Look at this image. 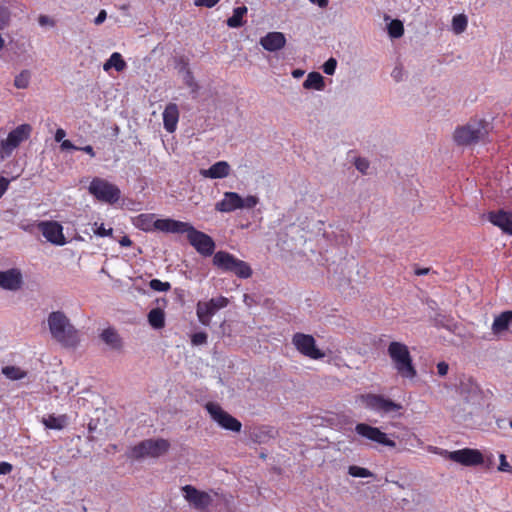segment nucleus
I'll use <instances>...</instances> for the list:
<instances>
[{
  "instance_id": "51",
  "label": "nucleus",
  "mask_w": 512,
  "mask_h": 512,
  "mask_svg": "<svg viewBox=\"0 0 512 512\" xmlns=\"http://www.w3.org/2000/svg\"><path fill=\"white\" fill-rule=\"evenodd\" d=\"M13 467L8 462H0V475H7L12 471Z\"/></svg>"
},
{
  "instance_id": "60",
  "label": "nucleus",
  "mask_w": 512,
  "mask_h": 512,
  "mask_svg": "<svg viewBox=\"0 0 512 512\" xmlns=\"http://www.w3.org/2000/svg\"><path fill=\"white\" fill-rule=\"evenodd\" d=\"M303 74H304V72H303V71H301V70H294V71H293V73H292V75H293L295 78H299V77H301Z\"/></svg>"
},
{
  "instance_id": "50",
  "label": "nucleus",
  "mask_w": 512,
  "mask_h": 512,
  "mask_svg": "<svg viewBox=\"0 0 512 512\" xmlns=\"http://www.w3.org/2000/svg\"><path fill=\"white\" fill-rule=\"evenodd\" d=\"M449 366L446 362H439L437 364V372L440 376H445L448 373Z\"/></svg>"
},
{
  "instance_id": "28",
  "label": "nucleus",
  "mask_w": 512,
  "mask_h": 512,
  "mask_svg": "<svg viewBox=\"0 0 512 512\" xmlns=\"http://www.w3.org/2000/svg\"><path fill=\"white\" fill-rule=\"evenodd\" d=\"M42 423L48 429L61 430L67 425L66 415H48L42 418Z\"/></svg>"
},
{
  "instance_id": "41",
  "label": "nucleus",
  "mask_w": 512,
  "mask_h": 512,
  "mask_svg": "<svg viewBox=\"0 0 512 512\" xmlns=\"http://www.w3.org/2000/svg\"><path fill=\"white\" fill-rule=\"evenodd\" d=\"M337 66V61L335 58H329L324 64H323V71L327 75H333L335 73Z\"/></svg>"
},
{
  "instance_id": "54",
  "label": "nucleus",
  "mask_w": 512,
  "mask_h": 512,
  "mask_svg": "<svg viewBox=\"0 0 512 512\" xmlns=\"http://www.w3.org/2000/svg\"><path fill=\"white\" fill-rule=\"evenodd\" d=\"M65 136H66V132L62 128H59V129H57V131L55 133V140L57 142H62L64 140Z\"/></svg>"
},
{
  "instance_id": "9",
  "label": "nucleus",
  "mask_w": 512,
  "mask_h": 512,
  "mask_svg": "<svg viewBox=\"0 0 512 512\" xmlns=\"http://www.w3.org/2000/svg\"><path fill=\"white\" fill-rule=\"evenodd\" d=\"M229 304L228 298L219 296L212 298L209 301H199L196 306V314L201 324L209 326L211 318L220 309L227 307Z\"/></svg>"
},
{
  "instance_id": "23",
  "label": "nucleus",
  "mask_w": 512,
  "mask_h": 512,
  "mask_svg": "<svg viewBox=\"0 0 512 512\" xmlns=\"http://www.w3.org/2000/svg\"><path fill=\"white\" fill-rule=\"evenodd\" d=\"M179 110L176 104L169 103L163 112V124L166 131L172 133L177 127Z\"/></svg>"
},
{
  "instance_id": "31",
  "label": "nucleus",
  "mask_w": 512,
  "mask_h": 512,
  "mask_svg": "<svg viewBox=\"0 0 512 512\" xmlns=\"http://www.w3.org/2000/svg\"><path fill=\"white\" fill-rule=\"evenodd\" d=\"M148 321L155 329L163 328L165 325V315L163 310L160 308L152 309L148 314Z\"/></svg>"
},
{
  "instance_id": "57",
  "label": "nucleus",
  "mask_w": 512,
  "mask_h": 512,
  "mask_svg": "<svg viewBox=\"0 0 512 512\" xmlns=\"http://www.w3.org/2000/svg\"><path fill=\"white\" fill-rule=\"evenodd\" d=\"M430 272V268H416L415 274L418 276L426 275Z\"/></svg>"
},
{
  "instance_id": "20",
  "label": "nucleus",
  "mask_w": 512,
  "mask_h": 512,
  "mask_svg": "<svg viewBox=\"0 0 512 512\" xmlns=\"http://www.w3.org/2000/svg\"><path fill=\"white\" fill-rule=\"evenodd\" d=\"M231 166L227 161H218L208 169H201L200 175L209 179H223L230 175Z\"/></svg>"
},
{
  "instance_id": "61",
  "label": "nucleus",
  "mask_w": 512,
  "mask_h": 512,
  "mask_svg": "<svg viewBox=\"0 0 512 512\" xmlns=\"http://www.w3.org/2000/svg\"><path fill=\"white\" fill-rule=\"evenodd\" d=\"M5 46V40L4 38L0 35V51L4 48Z\"/></svg>"
},
{
  "instance_id": "43",
  "label": "nucleus",
  "mask_w": 512,
  "mask_h": 512,
  "mask_svg": "<svg viewBox=\"0 0 512 512\" xmlns=\"http://www.w3.org/2000/svg\"><path fill=\"white\" fill-rule=\"evenodd\" d=\"M191 342L193 345H203L207 343V334L205 332H198L192 335Z\"/></svg>"
},
{
  "instance_id": "44",
  "label": "nucleus",
  "mask_w": 512,
  "mask_h": 512,
  "mask_svg": "<svg viewBox=\"0 0 512 512\" xmlns=\"http://www.w3.org/2000/svg\"><path fill=\"white\" fill-rule=\"evenodd\" d=\"M185 84L192 89L193 92L198 90V85L194 80V77L190 71H187L184 77Z\"/></svg>"
},
{
  "instance_id": "46",
  "label": "nucleus",
  "mask_w": 512,
  "mask_h": 512,
  "mask_svg": "<svg viewBox=\"0 0 512 512\" xmlns=\"http://www.w3.org/2000/svg\"><path fill=\"white\" fill-rule=\"evenodd\" d=\"M391 76L396 82L402 81L404 78V70H403L402 66H400V65L395 66L391 72Z\"/></svg>"
},
{
  "instance_id": "4",
  "label": "nucleus",
  "mask_w": 512,
  "mask_h": 512,
  "mask_svg": "<svg viewBox=\"0 0 512 512\" xmlns=\"http://www.w3.org/2000/svg\"><path fill=\"white\" fill-rule=\"evenodd\" d=\"M170 443L163 438L146 439L130 448L128 457L134 460L158 458L168 452Z\"/></svg>"
},
{
  "instance_id": "48",
  "label": "nucleus",
  "mask_w": 512,
  "mask_h": 512,
  "mask_svg": "<svg viewBox=\"0 0 512 512\" xmlns=\"http://www.w3.org/2000/svg\"><path fill=\"white\" fill-rule=\"evenodd\" d=\"M219 0H195L196 6H204L211 8L218 3Z\"/></svg>"
},
{
  "instance_id": "58",
  "label": "nucleus",
  "mask_w": 512,
  "mask_h": 512,
  "mask_svg": "<svg viewBox=\"0 0 512 512\" xmlns=\"http://www.w3.org/2000/svg\"><path fill=\"white\" fill-rule=\"evenodd\" d=\"M484 463H486V466L489 468L494 464V456L493 454H490L489 456L484 459Z\"/></svg>"
},
{
  "instance_id": "55",
  "label": "nucleus",
  "mask_w": 512,
  "mask_h": 512,
  "mask_svg": "<svg viewBox=\"0 0 512 512\" xmlns=\"http://www.w3.org/2000/svg\"><path fill=\"white\" fill-rule=\"evenodd\" d=\"M78 150H81V151L87 153L91 157L95 156L94 149H93V147L91 145H87V146H84V147H78Z\"/></svg>"
},
{
  "instance_id": "40",
  "label": "nucleus",
  "mask_w": 512,
  "mask_h": 512,
  "mask_svg": "<svg viewBox=\"0 0 512 512\" xmlns=\"http://www.w3.org/2000/svg\"><path fill=\"white\" fill-rule=\"evenodd\" d=\"M259 203V198L254 195H249L242 198V209H252Z\"/></svg>"
},
{
  "instance_id": "25",
  "label": "nucleus",
  "mask_w": 512,
  "mask_h": 512,
  "mask_svg": "<svg viewBox=\"0 0 512 512\" xmlns=\"http://www.w3.org/2000/svg\"><path fill=\"white\" fill-rule=\"evenodd\" d=\"M512 321V311H505L494 319L492 331L494 334H500L507 330Z\"/></svg>"
},
{
  "instance_id": "38",
  "label": "nucleus",
  "mask_w": 512,
  "mask_h": 512,
  "mask_svg": "<svg viewBox=\"0 0 512 512\" xmlns=\"http://www.w3.org/2000/svg\"><path fill=\"white\" fill-rule=\"evenodd\" d=\"M389 35L393 38L401 37L404 33V27L401 21L393 20L388 25Z\"/></svg>"
},
{
  "instance_id": "26",
  "label": "nucleus",
  "mask_w": 512,
  "mask_h": 512,
  "mask_svg": "<svg viewBox=\"0 0 512 512\" xmlns=\"http://www.w3.org/2000/svg\"><path fill=\"white\" fill-rule=\"evenodd\" d=\"M133 224L143 231H152L155 228V215L140 214L133 219Z\"/></svg>"
},
{
  "instance_id": "22",
  "label": "nucleus",
  "mask_w": 512,
  "mask_h": 512,
  "mask_svg": "<svg viewBox=\"0 0 512 512\" xmlns=\"http://www.w3.org/2000/svg\"><path fill=\"white\" fill-rule=\"evenodd\" d=\"M489 220L495 226L501 228L505 233L512 235V213L500 210L498 212H490Z\"/></svg>"
},
{
  "instance_id": "35",
  "label": "nucleus",
  "mask_w": 512,
  "mask_h": 512,
  "mask_svg": "<svg viewBox=\"0 0 512 512\" xmlns=\"http://www.w3.org/2000/svg\"><path fill=\"white\" fill-rule=\"evenodd\" d=\"M31 74L28 70L21 71L14 79V86L18 89H25L30 82Z\"/></svg>"
},
{
  "instance_id": "36",
  "label": "nucleus",
  "mask_w": 512,
  "mask_h": 512,
  "mask_svg": "<svg viewBox=\"0 0 512 512\" xmlns=\"http://www.w3.org/2000/svg\"><path fill=\"white\" fill-rule=\"evenodd\" d=\"M348 474L353 477H361V478L374 477V474L370 470H368L367 468L356 466V465L349 466Z\"/></svg>"
},
{
  "instance_id": "2",
  "label": "nucleus",
  "mask_w": 512,
  "mask_h": 512,
  "mask_svg": "<svg viewBox=\"0 0 512 512\" xmlns=\"http://www.w3.org/2000/svg\"><path fill=\"white\" fill-rule=\"evenodd\" d=\"M387 352L394 369L402 378L413 379L416 377L417 371L413 365L409 349L405 344L393 341L389 344Z\"/></svg>"
},
{
  "instance_id": "12",
  "label": "nucleus",
  "mask_w": 512,
  "mask_h": 512,
  "mask_svg": "<svg viewBox=\"0 0 512 512\" xmlns=\"http://www.w3.org/2000/svg\"><path fill=\"white\" fill-rule=\"evenodd\" d=\"M183 497L185 500L199 512H205L213 502V497L205 492L196 489L191 485L182 487Z\"/></svg>"
},
{
  "instance_id": "59",
  "label": "nucleus",
  "mask_w": 512,
  "mask_h": 512,
  "mask_svg": "<svg viewBox=\"0 0 512 512\" xmlns=\"http://www.w3.org/2000/svg\"><path fill=\"white\" fill-rule=\"evenodd\" d=\"M311 2H317L319 7L325 8L328 5V0H310Z\"/></svg>"
},
{
  "instance_id": "37",
  "label": "nucleus",
  "mask_w": 512,
  "mask_h": 512,
  "mask_svg": "<svg viewBox=\"0 0 512 512\" xmlns=\"http://www.w3.org/2000/svg\"><path fill=\"white\" fill-rule=\"evenodd\" d=\"M11 23V11L8 7L0 6V31L5 30Z\"/></svg>"
},
{
  "instance_id": "27",
  "label": "nucleus",
  "mask_w": 512,
  "mask_h": 512,
  "mask_svg": "<svg viewBox=\"0 0 512 512\" xmlns=\"http://www.w3.org/2000/svg\"><path fill=\"white\" fill-rule=\"evenodd\" d=\"M305 89H315L321 91L325 87L324 77L318 72H310L303 83Z\"/></svg>"
},
{
  "instance_id": "10",
  "label": "nucleus",
  "mask_w": 512,
  "mask_h": 512,
  "mask_svg": "<svg viewBox=\"0 0 512 512\" xmlns=\"http://www.w3.org/2000/svg\"><path fill=\"white\" fill-rule=\"evenodd\" d=\"M207 412L211 418L223 429L230 430L233 432H240L242 424L235 417L224 411L222 407L214 402H208L205 405Z\"/></svg>"
},
{
  "instance_id": "45",
  "label": "nucleus",
  "mask_w": 512,
  "mask_h": 512,
  "mask_svg": "<svg viewBox=\"0 0 512 512\" xmlns=\"http://www.w3.org/2000/svg\"><path fill=\"white\" fill-rule=\"evenodd\" d=\"M500 464L498 466V470L501 472H512L511 465L507 462L506 456L504 454L499 455Z\"/></svg>"
},
{
  "instance_id": "8",
  "label": "nucleus",
  "mask_w": 512,
  "mask_h": 512,
  "mask_svg": "<svg viewBox=\"0 0 512 512\" xmlns=\"http://www.w3.org/2000/svg\"><path fill=\"white\" fill-rule=\"evenodd\" d=\"M362 404L370 410L378 413L390 414L402 409V405L396 403L382 395L378 394H364L360 396Z\"/></svg>"
},
{
  "instance_id": "42",
  "label": "nucleus",
  "mask_w": 512,
  "mask_h": 512,
  "mask_svg": "<svg viewBox=\"0 0 512 512\" xmlns=\"http://www.w3.org/2000/svg\"><path fill=\"white\" fill-rule=\"evenodd\" d=\"M94 226L96 227L94 229V233L97 235V236H100V237H106V236H111L112 233H113V229L112 228H109V229H106L104 228L103 224H100L98 226V223L95 222L94 223Z\"/></svg>"
},
{
  "instance_id": "19",
  "label": "nucleus",
  "mask_w": 512,
  "mask_h": 512,
  "mask_svg": "<svg viewBox=\"0 0 512 512\" xmlns=\"http://www.w3.org/2000/svg\"><path fill=\"white\" fill-rule=\"evenodd\" d=\"M260 45L269 52H276L284 48L286 38L282 32H269L261 37Z\"/></svg>"
},
{
  "instance_id": "6",
  "label": "nucleus",
  "mask_w": 512,
  "mask_h": 512,
  "mask_svg": "<svg viewBox=\"0 0 512 512\" xmlns=\"http://www.w3.org/2000/svg\"><path fill=\"white\" fill-rule=\"evenodd\" d=\"M88 191L97 200L109 204L116 203L121 196V191L115 184L99 177L92 179Z\"/></svg>"
},
{
  "instance_id": "30",
  "label": "nucleus",
  "mask_w": 512,
  "mask_h": 512,
  "mask_svg": "<svg viewBox=\"0 0 512 512\" xmlns=\"http://www.w3.org/2000/svg\"><path fill=\"white\" fill-rule=\"evenodd\" d=\"M461 394L464 395L467 401L473 400L478 397L479 387L476 383L471 380L462 382L460 386Z\"/></svg>"
},
{
  "instance_id": "17",
  "label": "nucleus",
  "mask_w": 512,
  "mask_h": 512,
  "mask_svg": "<svg viewBox=\"0 0 512 512\" xmlns=\"http://www.w3.org/2000/svg\"><path fill=\"white\" fill-rule=\"evenodd\" d=\"M23 284L22 273L19 269L12 268L6 271H0V288L17 291Z\"/></svg>"
},
{
  "instance_id": "29",
  "label": "nucleus",
  "mask_w": 512,
  "mask_h": 512,
  "mask_svg": "<svg viewBox=\"0 0 512 512\" xmlns=\"http://www.w3.org/2000/svg\"><path fill=\"white\" fill-rule=\"evenodd\" d=\"M111 68H115L117 72H121L126 68V62L118 52L112 53L110 58L104 63V71H109Z\"/></svg>"
},
{
  "instance_id": "24",
  "label": "nucleus",
  "mask_w": 512,
  "mask_h": 512,
  "mask_svg": "<svg viewBox=\"0 0 512 512\" xmlns=\"http://www.w3.org/2000/svg\"><path fill=\"white\" fill-rule=\"evenodd\" d=\"M101 340L113 350L122 348V339L113 328L104 329L100 335Z\"/></svg>"
},
{
  "instance_id": "16",
  "label": "nucleus",
  "mask_w": 512,
  "mask_h": 512,
  "mask_svg": "<svg viewBox=\"0 0 512 512\" xmlns=\"http://www.w3.org/2000/svg\"><path fill=\"white\" fill-rule=\"evenodd\" d=\"M38 228L42 235L54 245L63 246L66 239L63 235L62 226L55 221H42L38 224Z\"/></svg>"
},
{
  "instance_id": "53",
  "label": "nucleus",
  "mask_w": 512,
  "mask_h": 512,
  "mask_svg": "<svg viewBox=\"0 0 512 512\" xmlns=\"http://www.w3.org/2000/svg\"><path fill=\"white\" fill-rule=\"evenodd\" d=\"M106 17H107L106 11L105 10H101L99 12V14L97 15V17L94 19V23L96 25H100V24H102L106 20Z\"/></svg>"
},
{
  "instance_id": "1",
  "label": "nucleus",
  "mask_w": 512,
  "mask_h": 512,
  "mask_svg": "<svg viewBox=\"0 0 512 512\" xmlns=\"http://www.w3.org/2000/svg\"><path fill=\"white\" fill-rule=\"evenodd\" d=\"M47 324L52 338L65 348H75L79 341V332L62 311H53L48 315Z\"/></svg>"
},
{
  "instance_id": "11",
  "label": "nucleus",
  "mask_w": 512,
  "mask_h": 512,
  "mask_svg": "<svg viewBox=\"0 0 512 512\" xmlns=\"http://www.w3.org/2000/svg\"><path fill=\"white\" fill-rule=\"evenodd\" d=\"M187 239L189 243L202 255L210 256L213 254L215 243L213 239L201 232L196 230L190 223H188L187 231Z\"/></svg>"
},
{
  "instance_id": "47",
  "label": "nucleus",
  "mask_w": 512,
  "mask_h": 512,
  "mask_svg": "<svg viewBox=\"0 0 512 512\" xmlns=\"http://www.w3.org/2000/svg\"><path fill=\"white\" fill-rule=\"evenodd\" d=\"M38 23L40 26H50L53 27L55 25V22L53 19H51L47 15H40L38 18Z\"/></svg>"
},
{
  "instance_id": "7",
  "label": "nucleus",
  "mask_w": 512,
  "mask_h": 512,
  "mask_svg": "<svg viewBox=\"0 0 512 512\" xmlns=\"http://www.w3.org/2000/svg\"><path fill=\"white\" fill-rule=\"evenodd\" d=\"M32 126L21 124L12 130L5 140L0 143V158H9L19 145L30 137Z\"/></svg>"
},
{
  "instance_id": "13",
  "label": "nucleus",
  "mask_w": 512,
  "mask_h": 512,
  "mask_svg": "<svg viewBox=\"0 0 512 512\" xmlns=\"http://www.w3.org/2000/svg\"><path fill=\"white\" fill-rule=\"evenodd\" d=\"M445 453L449 460L464 466H476L484 463V457L477 449L464 448Z\"/></svg>"
},
{
  "instance_id": "34",
  "label": "nucleus",
  "mask_w": 512,
  "mask_h": 512,
  "mask_svg": "<svg viewBox=\"0 0 512 512\" xmlns=\"http://www.w3.org/2000/svg\"><path fill=\"white\" fill-rule=\"evenodd\" d=\"M2 373L11 380H19L26 376V373L22 371L19 367L15 366H5L2 369Z\"/></svg>"
},
{
  "instance_id": "3",
  "label": "nucleus",
  "mask_w": 512,
  "mask_h": 512,
  "mask_svg": "<svg viewBox=\"0 0 512 512\" xmlns=\"http://www.w3.org/2000/svg\"><path fill=\"white\" fill-rule=\"evenodd\" d=\"M488 133V124L484 120H473L464 126L458 127L453 138L460 146H470L484 140Z\"/></svg>"
},
{
  "instance_id": "21",
  "label": "nucleus",
  "mask_w": 512,
  "mask_h": 512,
  "mask_svg": "<svg viewBox=\"0 0 512 512\" xmlns=\"http://www.w3.org/2000/svg\"><path fill=\"white\" fill-rule=\"evenodd\" d=\"M188 223L173 219H157L155 220V230L171 233H185Z\"/></svg>"
},
{
  "instance_id": "52",
  "label": "nucleus",
  "mask_w": 512,
  "mask_h": 512,
  "mask_svg": "<svg viewBox=\"0 0 512 512\" xmlns=\"http://www.w3.org/2000/svg\"><path fill=\"white\" fill-rule=\"evenodd\" d=\"M60 147L62 150H78V147L75 146L70 140H63Z\"/></svg>"
},
{
  "instance_id": "32",
  "label": "nucleus",
  "mask_w": 512,
  "mask_h": 512,
  "mask_svg": "<svg viewBox=\"0 0 512 512\" xmlns=\"http://www.w3.org/2000/svg\"><path fill=\"white\" fill-rule=\"evenodd\" d=\"M247 13L245 6L237 7L233 10V15L228 18L227 25L232 28H238L243 25V16Z\"/></svg>"
},
{
  "instance_id": "14",
  "label": "nucleus",
  "mask_w": 512,
  "mask_h": 512,
  "mask_svg": "<svg viewBox=\"0 0 512 512\" xmlns=\"http://www.w3.org/2000/svg\"><path fill=\"white\" fill-rule=\"evenodd\" d=\"M292 343L300 353L311 359L324 357V353L317 348L315 339L311 335L296 333L292 338Z\"/></svg>"
},
{
  "instance_id": "18",
  "label": "nucleus",
  "mask_w": 512,
  "mask_h": 512,
  "mask_svg": "<svg viewBox=\"0 0 512 512\" xmlns=\"http://www.w3.org/2000/svg\"><path fill=\"white\" fill-rule=\"evenodd\" d=\"M215 209L226 213L242 209V197L236 192H225L223 199L216 203Z\"/></svg>"
},
{
  "instance_id": "33",
  "label": "nucleus",
  "mask_w": 512,
  "mask_h": 512,
  "mask_svg": "<svg viewBox=\"0 0 512 512\" xmlns=\"http://www.w3.org/2000/svg\"><path fill=\"white\" fill-rule=\"evenodd\" d=\"M468 25V18L465 14H457L452 18V31L456 34H462Z\"/></svg>"
},
{
  "instance_id": "15",
  "label": "nucleus",
  "mask_w": 512,
  "mask_h": 512,
  "mask_svg": "<svg viewBox=\"0 0 512 512\" xmlns=\"http://www.w3.org/2000/svg\"><path fill=\"white\" fill-rule=\"evenodd\" d=\"M355 431L358 435L383 446L394 448L395 441L389 439L387 435L379 428L370 426L365 423H359L355 426Z\"/></svg>"
},
{
  "instance_id": "5",
  "label": "nucleus",
  "mask_w": 512,
  "mask_h": 512,
  "mask_svg": "<svg viewBox=\"0 0 512 512\" xmlns=\"http://www.w3.org/2000/svg\"><path fill=\"white\" fill-rule=\"evenodd\" d=\"M213 264L222 271L231 272L239 278L246 279L252 275V269L247 262L226 251L216 252L213 257Z\"/></svg>"
},
{
  "instance_id": "39",
  "label": "nucleus",
  "mask_w": 512,
  "mask_h": 512,
  "mask_svg": "<svg viewBox=\"0 0 512 512\" xmlns=\"http://www.w3.org/2000/svg\"><path fill=\"white\" fill-rule=\"evenodd\" d=\"M149 287L154 291L166 292L170 290L171 285L169 282H162L158 279H152L149 282Z\"/></svg>"
},
{
  "instance_id": "56",
  "label": "nucleus",
  "mask_w": 512,
  "mask_h": 512,
  "mask_svg": "<svg viewBox=\"0 0 512 512\" xmlns=\"http://www.w3.org/2000/svg\"><path fill=\"white\" fill-rule=\"evenodd\" d=\"M119 244L123 247H128L132 245V241L128 236L122 237V239L119 241Z\"/></svg>"
},
{
  "instance_id": "49",
  "label": "nucleus",
  "mask_w": 512,
  "mask_h": 512,
  "mask_svg": "<svg viewBox=\"0 0 512 512\" xmlns=\"http://www.w3.org/2000/svg\"><path fill=\"white\" fill-rule=\"evenodd\" d=\"M355 165L356 168L362 173H366V170L369 167V163L365 159H357Z\"/></svg>"
}]
</instances>
